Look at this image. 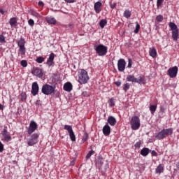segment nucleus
I'll return each instance as SVG.
<instances>
[{
  "instance_id": "nucleus-1",
  "label": "nucleus",
  "mask_w": 179,
  "mask_h": 179,
  "mask_svg": "<svg viewBox=\"0 0 179 179\" xmlns=\"http://www.w3.org/2000/svg\"><path fill=\"white\" fill-rule=\"evenodd\" d=\"M89 75L87 74V71L85 69H82L78 74V82L80 85H85L89 81Z\"/></svg>"
},
{
  "instance_id": "nucleus-2",
  "label": "nucleus",
  "mask_w": 179,
  "mask_h": 179,
  "mask_svg": "<svg viewBox=\"0 0 179 179\" xmlns=\"http://www.w3.org/2000/svg\"><path fill=\"white\" fill-rule=\"evenodd\" d=\"M130 125L134 131L138 130L141 128V119L138 116H133L130 121Z\"/></svg>"
},
{
  "instance_id": "nucleus-3",
  "label": "nucleus",
  "mask_w": 179,
  "mask_h": 179,
  "mask_svg": "<svg viewBox=\"0 0 179 179\" xmlns=\"http://www.w3.org/2000/svg\"><path fill=\"white\" fill-rule=\"evenodd\" d=\"M173 134V129H164L156 136L157 139H164Z\"/></svg>"
},
{
  "instance_id": "nucleus-4",
  "label": "nucleus",
  "mask_w": 179,
  "mask_h": 179,
  "mask_svg": "<svg viewBox=\"0 0 179 179\" xmlns=\"http://www.w3.org/2000/svg\"><path fill=\"white\" fill-rule=\"evenodd\" d=\"M169 27L172 30V38L174 41H177L179 36L178 27L174 22H170Z\"/></svg>"
},
{
  "instance_id": "nucleus-5",
  "label": "nucleus",
  "mask_w": 179,
  "mask_h": 179,
  "mask_svg": "<svg viewBox=\"0 0 179 179\" xmlns=\"http://www.w3.org/2000/svg\"><path fill=\"white\" fill-rule=\"evenodd\" d=\"M94 50L99 57H104V55L107 54V46L102 44L96 45L94 46Z\"/></svg>"
},
{
  "instance_id": "nucleus-6",
  "label": "nucleus",
  "mask_w": 179,
  "mask_h": 179,
  "mask_svg": "<svg viewBox=\"0 0 179 179\" xmlns=\"http://www.w3.org/2000/svg\"><path fill=\"white\" fill-rule=\"evenodd\" d=\"M41 92L45 96H50V94H52L55 92V87H52V85L45 84L42 87Z\"/></svg>"
},
{
  "instance_id": "nucleus-7",
  "label": "nucleus",
  "mask_w": 179,
  "mask_h": 179,
  "mask_svg": "<svg viewBox=\"0 0 179 179\" xmlns=\"http://www.w3.org/2000/svg\"><path fill=\"white\" fill-rule=\"evenodd\" d=\"M127 81L132 82L133 83H142L143 82V77L140 76L138 78H136L134 75H128L127 76Z\"/></svg>"
},
{
  "instance_id": "nucleus-8",
  "label": "nucleus",
  "mask_w": 179,
  "mask_h": 179,
  "mask_svg": "<svg viewBox=\"0 0 179 179\" xmlns=\"http://www.w3.org/2000/svg\"><path fill=\"white\" fill-rule=\"evenodd\" d=\"M38 142V134H34L27 139V145L29 146H34Z\"/></svg>"
},
{
  "instance_id": "nucleus-9",
  "label": "nucleus",
  "mask_w": 179,
  "mask_h": 179,
  "mask_svg": "<svg viewBox=\"0 0 179 179\" xmlns=\"http://www.w3.org/2000/svg\"><path fill=\"white\" fill-rule=\"evenodd\" d=\"M64 129L68 131L71 141H72V142H75L76 141V136H75V133H73L72 126L66 124L64 126Z\"/></svg>"
},
{
  "instance_id": "nucleus-10",
  "label": "nucleus",
  "mask_w": 179,
  "mask_h": 179,
  "mask_svg": "<svg viewBox=\"0 0 179 179\" xmlns=\"http://www.w3.org/2000/svg\"><path fill=\"white\" fill-rule=\"evenodd\" d=\"M24 39L21 38L20 40L17 41V45L20 47V54L21 55H24L26 53V48H24V44H25Z\"/></svg>"
},
{
  "instance_id": "nucleus-11",
  "label": "nucleus",
  "mask_w": 179,
  "mask_h": 179,
  "mask_svg": "<svg viewBox=\"0 0 179 179\" xmlns=\"http://www.w3.org/2000/svg\"><path fill=\"white\" fill-rule=\"evenodd\" d=\"M1 135L2 141H3V142H9L12 141V136H10V134H9V132H8V130H6V129L3 130V131L1 132Z\"/></svg>"
},
{
  "instance_id": "nucleus-12",
  "label": "nucleus",
  "mask_w": 179,
  "mask_h": 179,
  "mask_svg": "<svg viewBox=\"0 0 179 179\" xmlns=\"http://www.w3.org/2000/svg\"><path fill=\"white\" fill-rule=\"evenodd\" d=\"M127 65V62H125V59H120L117 62V69L120 72H124L125 71V66Z\"/></svg>"
},
{
  "instance_id": "nucleus-13",
  "label": "nucleus",
  "mask_w": 179,
  "mask_h": 179,
  "mask_svg": "<svg viewBox=\"0 0 179 179\" xmlns=\"http://www.w3.org/2000/svg\"><path fill=\"white\" fill-rule=\"evenodd\" d=\"M178 73V67H177V66L171 67L168 70V75L169 76H170V78H176V76H177Z\"/></svg>"
},
{
  "instance_id": "nucleus-14",
  "label": "nucleus",
  "mask_w": 179,
  "mask_h": 179,
  "mask_svg": "<svg viewBox=\"0 0 179 179\" xmlns=\"http://www.w3.org/2000/svg\"><path fill=\"white\" fill-rule=\"evenodd\" d=\"M37 128H38L37 123H36V122H34V121H31V122L29 124V127L27 130L29 135H31L33 134V132H34V131H36V129H37Z\"/></svg>"
},
{
  "instance_id": "nucleus-15",
  "label": "nucleus",
  "mask_w": 179,
  "mask_h": 179,
  "mask_svg": "<svg viewBox=\"0 0 179 179\" xmlns=\"http://www.w3.org/2000/svg\"><path fill=\"white\" fill-rule=\"evenodd\" d=\"M38 84H37V82H34L32 83V87H31V94L34 96H37L38 94Z\"/></svg>"
},
{
  "instance_id": "nucleus-16",
  "label": "nucleus",
  "mask_w": 179,
  "mask_h": 179,
  "mask_svg": "<svg viewBox=\"0 0 179 179\" xmlns=\"http://www.w3.org/2000/svg\"><path fill=\"white\" fill-rule=\"evenodd\" d=\"M54 58H55V55H54V53H51L46 62L48 66H52V64H54Z\"/></svg>"
},
{
  "instance_id": "nucleus-17",
  "label": "nucleus",
  "mask_w": 179,
  "mask_h": 179,
  "mask_svg": "<svg viewBox=\"0 0 179 179\" xmlns=\"http://www.w3.org/2000/svg\"><path fill=\"white\" fill-rule=\"evenodd\" d=\"M32 73L35 76H38V78H43V71H41V69L38 68L34 69V71H32Z\"/></svg>"
},
{
  "instance_id": "nucleus-18",
  "label": "nucleus",
  "mask_w": 179,
  "mask_h": 179,
  "mask_svg": "<svg viewBox=\"0 0 179 179\" xmlns=\"http://www.w3.org/2000/svg\"><path fill=\"white\" fill-rule=\"evenodd\" d=\"M103 134H105L106 136H108L110 135V133L111 132V128L108 124H106L103 127Z\"/></svg>"
},
{
  "instance_id": "nucleus-19",
  "label": "nucleus",
  "mask_w": 179,
  "mask_h": 179,
  "mask_svg": "<svg viewBox=\"0 0 179 179\" xmlns=\"http://www.w3.org/2000/svg\"><path fill=\"white\" fill-rule=\"evenodd\" d=\"M94 8L96 13H100V12H101V2L98 1L95 3Z\"/></svg>"
},
{
  "instance_id": "nucleus-20",
  "label": "nucleus",
  "mask_w": 179,
  "mask_h": 179,
  "mask_svg": "<svg viewBox=\"0 0 179 179\" xmlns=\"http://www.w3.org/2000/svg\"><path fill=\"white\" fill-rule=\"evenodd\" d=\"M108 122L110 124L112 127H114L117 124V120L113 116H109L108 118Z\"/></svg>"
},
{
  "instance_id": "nucleus-21",
  "label": "nucleus",
  "mask_w": 179,
  "mask_h": 179,
  "mask_svg": "<svg viewBox=\"0 0 179 179\" xmlns=\"http://www.w3.org/2000/svg\"><path fill=\"white\" fill-rule=\"evenodd\" d=\"M164 171V164H159L156 169L157 174H162Z\"/></svg>"
},
{
  "instance_id": "nucleus-22",
  "label": "nucleus",
  "mask_w": 179,
  "mask_h": 179,
  "mask_svg": "<svg viewBox=\"0 0 179 179\" xmlns=\"http://www.w3.org/2000/svg\"><path fill=\"white\" fill-rule=\"evenodd\" d=\"M64 90L66 92H71L72 90V83H66L64 85Z\"/></svg>"
},
{
  "instance_id": "nucleus-23",
  "label": "nucleus",
  "mask_w": 179,
  "mask_h": 179,
  "mask_svg": "<svg viewBox=\"0 0 179 179\" xmlns=\"http://www.w3.org/2000/svg\"><path fill=\"white\" fill-rule=\"evenodd\" d=\"M150 57H152V58H155L156 55H157V52L156 51V48H150Z\"/></svg>"
},
{
  "instance_id": "nucleus-24",
  "label": "nucleus",
  "mask_w": 179,
  "mask_h": 179,
  "mask_svg": "<svg viewBox=\"0 0 179 179\" xmlns=\"http://www.w3.org/2000/svg\"><path fill=\"white\" fill-rule=\"evenodd\" d=\"M150 150L149 148H144L141 151V155L142 156H148L149 155Z\"/></svg>"
},
{
  "instance_id": "nucleus-25",
  "label": "nucleus",
  "mask_w": 179,
  "mask_h": 179,
  "mask_svg": "<svg viewBox=\"0 0 179 179\" xmlns=\"http://www.w3.org/2000/svg\"><path fill=\"white\" fill-rule=\"evenodd\" d=\"M46 22H48L50 24H55V23H57V20H55V18L51 17H47Z\"/></svg>"
},
{
  "instance_id": "nucleus-26",
  "label": "nucleus",
  "mask_w": 179,
  "mask_h": 179,
  "mask_svg": "<svg viewBox=\"0 0 179 179\" xmlns=\"http://www.w3.org/2000/svg\"><path fill=\"white\" fill-rule=\"evenodd\" d=\"M131 15H132V13H131L129 10H126L124 13V17H126V19H129Z\"/></svg>"
},
{
  "instance_id": "nucleus-27",
  "label": "nucleus",
  "mask_w": 179,
  "mask_h": 179,
  "mask_svg": "<svg viewBox=\"0 0 179 179\" xmlns=\"http://www.w3.org/2000/svg\"><path fill=\"white\" fill-rule=\"evenodd\" d=\"M157 108V106H156V105H150V110L151 111V114H155Z\"/></svg>"
},
{
  "instance_id": "nucleus-28",
  "label": "nucleus",
  "mask_w": 179,
  "mask_h": 179,
  "mask_svg": "<svg viewBox=\"0 0 179 179\" xmlns=\"http://www.w3.org/2000/svg\"><path fill=\"white\" fill-rule=\"evenodd\" d=\"M31 15H32V16H34V17H36L37 19L41 17V15L40 14L33 10H31Z\"/></svg>"
},
{
  "instance_id": "nucleus-29",
  "label": "nucleus",
  "mask_w": 179,
  "mask_h": 179,
  "mask_svg": "<svg viewBox=\"0 0 179 179\" xmlns=\"http://www.w3.org/2000/svg\"><path fill=\"white\" fill-rule=\"evenodd\" d=\"M130 87H131V85L128 83L123 85V90L124 92H128V90H129Z\"/></svg>"
},
{
  "instance_id": "nucleus-30",
  "label": "nucleus",
  "mask_w": 179,
  "mask_h": 179,
  "mask_svg": "<svg viewBox=\"0 0 179 179\" xmlns=\"http://www.w3.org/2000/svg\"><path fill=\"white\" fill-rule=\"evenodd\" d=\"M106 24H107V20H101L99 22V26L101 27V29H103Z\"/></svg>"
},
{
  "instance_id": "nucleus-31",
  "label": "nucleus",
  "mask_w": 179,
  "mask_h": 179,
  "mask_svg": "<svg viewBox=\"0 0 179 179\" xmlns=\"http://www.w3.org/2000/svg\"><path fill=\"white\" fill-rule=\"evenodd\" d=\"M136 29L134 30L135 34H138L139 33V30L141 29V25H139V23L138 22H136Z\"/></svg>"
},
{
  "instance_id": "nucleus-32",
  "label": "nucleus",
  "mask_w": 179,
  "mask_h": 179,
  "mask_svg": "<svg viewBox=\"0 0 179 179\" xmlns=\"http://www.w3.org/2000/svg\"><path fill=\"white\" fill-rule=\"evenodd\" d=\"M45 59L43 57H38L36 58V62H38V64H43V62H44Z\"/></svg>"
},
{
  "instance_id": "nucleus-33",
  "label": "nucleus",
  "mask_w": 179,
  "mask_h": 179,
  "mask_svg": "<svg viewBox=\"0 0 179 179\" xmlns=\"http://www.w3.org/2000/svg\"><path fill=\"white\" fill-rule=\"evenodd\" d=\"M94 155V150L90 151L86 155V160H89V159H90V157H92V155Z\"/></svg>"
},
{
  "instance_id": "nucleus-34",
  "label": "nucleus",
  "mask_w": 179,
  "mask_h": 179,
  "mask_svg": "<svg viewBox=\"0 0 179 179\" xmlns=\"http://www.w3.org/2000/svg\"><path fill=\"white\" fill-rule=\"evenodd\" d=\"M10 26H15V24H16L17 22H16V18L13 17L10 20L9 22Z\"/></svg>"
},
{
  "instance_id": "nucleus-35",
  "label": "nucleus",
  "mask_w": 179,
  "mask_h": 179,
  "mask_svg": "<svg viewBox=\"0 0 179 179\" xmlns=\"http://www.w3.org/2000/svg\"><path fill=\"white\" fill-rule=\"evenodd\" d=\"M27 99V96L26 95V92H22L21 93V100L22 101H24Z\"/></svg>"
},
{
  "instance_id": "nucleus-36",
  "label": "nucleus",
  "mask_w": 179,
  "mask_h": 179,
  "mask_svg": "<svg viewBox=\"0 0 179 179\" xmlns=\"http://www.w3.org/2000/svg\"><path fill=\"white\" fill-rule=\"evenodd\" d=\"M87 139H89V134H87V133H85L83 136V142H86Z\"/></svg>"
},
{
  "instance_id": "nucleus-37",
  "label": "nucleus",
  "mask_w": 179,
  "mask_h": 179,
  "mask_svg": "<svg viewBox=\"0 0 179 179\" xmlns=\"http://www.w3.org/2000/svg\"><path fill=\"white\" fill-rule=\"evenodd\" d=\"M0 43L1 44H3V43H6V40L5 36L3 35H0Z\"/></svg>"
},
{
  "instance_id": "nucleus-38",
  "label": "nucleus",
  "mask_w": 179,
  "mask_h": 179,
  "mask_svg": "<svg viewBox=\"0 0 179 179\" xmlns=\"http://www.w3.org/2000/svg\"><path fill=\"white\" fill-rule=\"evenodd\" d=\"M21 66H23V68H26L27 66V61L26 60H22L20 62Z\"/></svg>"
},
{
  "instance_id": "nucleus-39",
  "label": "nucleus",
  "mask_w": 179,
  "mask_h": 179,
  "mask_svg": "<svg viewBox=\"0 0 179 179\" xmlns=\"http://www.w3.org/2000/svg\"><path fill=\"white\" fill-rule=\"evenodd\" d=\"M109 106H110V107H114L115 106V103H114V98H111L109 100Z\"/></svg>"
},
{
  "instance_id": "nucleus-40",
  "label": "nucleus",
  "mask_w": 179,
  "mask_h": 179,
  "mask_svg": "<svg viewBox=\"0 0 179 179\" xmlns=\"http://www.w3.org/2000/svg\"><path fill=\"white\" fill-rule=\"evenodd\" d=\"M157 22H163V15H159L156 17Z\"/></svg>"
},
{
  "instance_id": "nucleus-41",
  "label": "nucleus",
  "mask_w": 179,
  "mask_h": 179,
  "mask_svg": "<svg viewBox=\"0 0 179 179\" xmlns=\"http://www.w3.org/2000/svg\"><path fill=\"white\" fill-rule=\"evenodd\" d=\"M164 1V0H157V8L162 6V3H163Z\"/></svg>"
},
{
  "instance_id": "nucleus-42",
  "label": "nucleus",
  "mask_w": 179,
  "mask_h": 179,
  "mask_svg": "<svg viewBox=\"0 0 179 179\" xmlns=\"http://www.w3.org/2000/svg\"><path fill=\"white\" fill-rule=\"evenodd\" d=\"M28 24H29V26H31V27H33V26H34V20H33L32 19L29 20Z\"/></svg>"
},
{
  "instance_id": "nucleus-43",
  "label": "nucleus",
  "mask_w": 179,
  "mask_h": 179,
  "mask_svg": "<svg viewBox=\"0 0 179 179\" xmlns=\"http://www.w3.org/2000/svg\"><path fill=\"white\" fill-rule=\"evenodd\" d=\"M131 66H132V60L131 59H129L127 68H131Z\"/></svg>"
},
{
  "instance_id": "nucleus-44",
  "label": "nucleus",
  "mask_w": 179,
  "mask_h": 179,
  "mask_svg": "<svg viewBox=\"0 0 179 179\" xmlns=\"http://www.w3.org/2000/svg\"><path fill=\"white\" fill-rule=\"evenodd\" d=\"M110 6L112 9H114L115 6H117V3H110Z\"/></svg>"
},
{
  "instance_id": "nucleus-45",
  "label": "nucleus",
  "mask_w": 179,
  "mask_h": 179,
  "mask_svg": "<svg viewBox=\"0 0 179 179\" xmlns=\"http://www.w3.org/2000/svg\"><path fill=\"white\" fill-rule=\"evenodd\" d=\"M0 152H3V144L0 141Z\"/></svg>"
},
{
  "instance_id": "nucleus-46",
  "label": "nucleus",
  "mask_w": 179,
  "mask_h": 179,
  "mask_svg": "<svg viewBox=\"0 0 179 179\" xmlns=\"http://www.w3.org/2000/svg\"><path fill=\"white\" fill-rule=\"evenodd\" d=\"M135 148H141V142H137L136 143V144L134 145Z\"/></svg>"
},
{
  "instance_id": "nucleus-47",
  "label": "nucleus",
  "mask_w": 179,
  "mask_h": 179,
  "mask_svg": "<svg viewBox=\"0 0 179 179\" xmlns=\"http://www.w3.org/2000/svg\"><path fill=\"white\" fill-rule=\"evenodd\" d=\"M115 85H116V86H117V87H120V86H121V81H116L115 83Z\"/></svg>"
},
{
  "instance_id": "nucleus-48",
  "label": "nucleus",
  "mask_w": 179,
  "mask_h": 179,
  "mask_svg": "<svg viewBox=\"0 0 179 179\" xmlns=\"http://www.w3.org/2000/svg\"><path fill=\"white\" fill-rule=\"evenodd\" d=\"M66 2H68V3H73L76 0H64Z\"/></svg>"
},
{
  "instance_id": "nucleus-49",
  "label": "nucleus",
  "mask_w": 179,
  "mask_h": 179,
  "mask_svg": "<svg viewBox=\"0 0 179 179\" xmlns=\"http://www.w3.org/2000/svg\"><path fill=\"white\" fill-rule=\"evenodd\" d=\"M165 110H166V109L164 108V106H161V108H160V111H161V113H164Z\"/></svg>"
},
{
  "instance_id": "nucleus-50",
  "label": "nucleus",
  "mask_w": 179,
  "mask_h": 179,
  "mask_svg": "<svg viewBox=\"0 0 179 179\" xmlns=\"http://www.w3.org/2000/svg\"><path fill=\"white\" fill-rule=\"evenodd\" d=\"M151 154L152 156H157V152H156V151H152Z\"/></svg>"
},
{
  "instance_id": "nucleus-51",
  "label": "nucleus",
  "mask_w": 179,
  "mask_h": 179,
  "mask_svg": "<svg viewBox=\"0 0 179 179\" xmlns=\"http://www.w3.org/2000/svg\"><path fill=\"white\" fill-rule=\"evenodd\" d=\"M38 6H44V3H43V1H39L38 2Z\"/></svg>"
},
{
  "instance_id": "nucleus-52",
  "label": "nucleus",
  "mask_w": 179,
  "mask_h": 179,
  "mask_svg": "<svg viewBox=\"0 0 179 179\" xmlns=\"http://www.w3.org/2000/svg\"><path fill=\"white\" fill-rule=\"evenodd\" d=\"M0 13H1V15H3V13H5V11H3V9L0 8Z\"/></svg>"
},
{
  "instance_id": "nucleus-53",
  "label": "nucleus",
  "mask_w": 179,
  "mask_h": 179,
  "mask_svg": "<svg viewBox=\"0 0 179 179\" xmlns=\"http://www.w3.org/2000/svg\"><path fill=\"white\" fill-rule=\"evenodd\" d=\"M83 96H87V92H83Z\"/></svg>"
},
{
  "instance_id": "nucleus-54",
  "label": "nucleus",
  "mask_w": 179,
  "mask_h": 179,
  "mask_svg": "<svg viewBox=\"0 0 179 179\" xmlns=\"http://www.w3.org/2000/svg\"><path fill=\"white\" fill-rule=\"evenodd\" d=\"M0 110H3V106H2V104L0 103Z\"/></svg>"
},
{
  "instance_id": "nucleus-55",
  "label": "nucleus",
  "mask_w": 179,
  "mask_h": 179,
  "mask_svg": "<svg viewBox=\"0 0 179 179\" xmlns=\"http://www.w3.org/2000/svg\"><path fill=\"white\" fill-rule=\"evenodd\" d=\"M69 26H70V29H72L73 27V24H70Z\"/></svg>"
},
{
  "instance_id": "nucleus-56",
  "label": "nucleus",
  "mask_w": 179,
  "mask_h": 179,
  "mask_svg": "<svg viewBox=\"0 0 179 179\" xmlns=\"http://www.w3.org/2000/svg\"><path fill=\"white\" fill-rule=\"evenodd\" d=\"M71 165H72V166H73V163H71Z\"/></svg>"
},
{
  "instance_id": "nucleus-57",
  "label": "nucleus",
  "mask_w": 179,
  "mask_h": 179,
  "mask_svg": "<svg viewBox=\"0 0 179 179\" xmlns=\"http://www.w3.org/2000/svg\"><path fill=\"white\" fill-rule=\"evenodd\" d=\"M150 1H153V0H150Z\"/></svg>"
}]
</instances>
